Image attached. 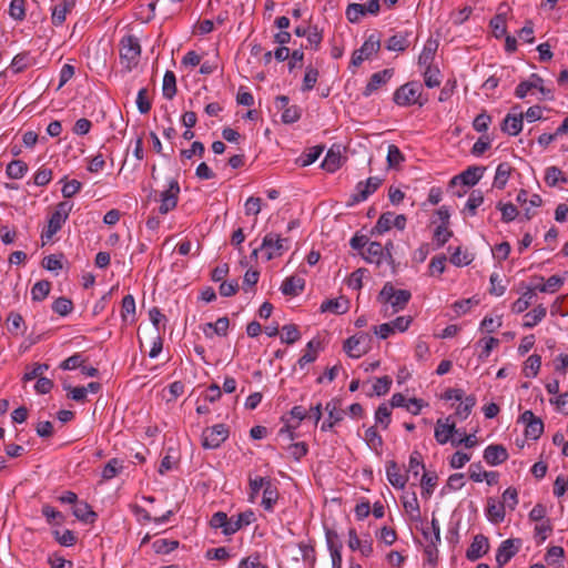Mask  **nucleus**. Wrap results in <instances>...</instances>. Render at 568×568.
<instances>
[{
  "instance_id": "nucleus-50",
  "label": "nucleus",
  "mask_w": 568,
  "mask_h": 568,
  "mask_svg": "<svg viewBox=\"0 0 568 568\" xmlns=\"http://www.w3.org/2000/svg\"><path fill=\"white\" fill-rule=\"evenodd\" d=\"M272 481L268 477L256 476L255 478H250V500L253 501L257 496L261 489L264 490L265 486H267Z\"/></svg>"
},
{
  "instance_id": "nucleus-3",
  "label": "nucleus",
  "mask_w": 568,
  "mask_h": 568,
  "mask_svg": "<svg viewBox=\"0 0 568 568\" xmlns=\"http://www.w3.org/2000/svg\"><path fill=\"white\" fill-rule=\"evenodd\" d=\"M423 84L418 81H409L397 88L393 94V101L398 106H423L428 102L427 95L423 94Z\"/></svg>"
},
{
  "instance_id": "nucleus-58",
  "label": "nucleus",
  "mask_w": 568,
  "mask_h": 568,
  "mask_svg": "<svg viewBox=\"0 0 568 568\" xmlns=\"http://www.w3.org/2000/svg\"><path fill=\"white\" fill-rule=\"evenodd\" d=\"M152 547L156 554H169L179 547L178 540L172 539H156Z\"/></svg>"
},
{
  "instance_id": "nucleus-63",
  "label": "nucleus",
  "mask_w": 568,
  "mask_h": 568,
  "mask_svg": "<svg viewBox=\"0 0 568 568\" xmlns=\"http://www.w3.org/2000/svg\"><path fill=\"white\" fill-rule=\"evenodd\" d=\"M518 491L514 487H508L503 493V500L501 504H505V508H508L509 510H514L516 506L518 505Z\"/></svg>"
},
{
  "instance_id": "nucleus-9",
  "label": "nucleus",
  "mask_w": 568,
  "mask_h": 568,
  "mask_svg": "<svg viewBox=\"0 0 568 568\" xmlns=\"http://www.w3.org/2000/svg\"><path fill=\"white\" fill-rule=\"evenodd\" d=\"M381 0H368L367 4L349 3L346 8L345 16L351 23H357L366 13L376 16L379 12Z\"/></svg>"
},
{
  "instance_id": "nucleus-55",
  "label": "nucleus",
  "mask_w": 568,
  "mask_h": 568,
  "mask_svg": "<svg viewBox=\"0 0 568 568\" xmlns=\"http://www.w3.org/2000/svg\"><path fill=\"white\" fill-rule=\"evenodd\" d=\"M424 82L427 88H436L440 84L439 70L432 65L424 67Z\"/></svg>"
},
{
  "instance_id": "nucleus-4",
  "label": "nucleus",
  "mask_w": 568,
  "mask_h": 568,
  "mask_svg": "<svg viewBox=\"0 0 568 568\" xmlns=\"http://www.w3.org/2000/svg\"><path fill=\"white\" fill-rule=\"evenodd\" d=\"M412 294L407 290H396L392 283H386L378 294V301L384 304L385 314H395L405 308Z\"/></svg>"
},
{
  "instance_id": "nucleus-49",
  "label": "nucleus",
  "mask_w": 568,
  "mask_h": 568,
  "mask_svg": "<svg viewBox=\"0 0 568 568\" xmlns=\"http://www.w3.org/2000/svg\"><path fill=\"white\" fill-rule=\"evenodd\" d=\"M136 108L141 114H146L152 108L148 88H141L136 95Z\"/></svg>"
},
{
  "instance_id": "nucleus-21",
  "label": "nucleus",
  "mask_w": 568,
  "mask_h": 568,
  "mask_svg": "<svg viewBox=\"0 0 568 568\" xmlns=\"http://www.w3.org/2000/svg\"><path fill=\"white\" fill-rule=\"evenodd\" d=\"M365 341V335L352 336L345 341L344 351L347 353L348 356L353 358H359L367 352V348L364 345Z\"/></svg>"
},
{
  "instance_id": "nucleus-52",
  "label": "nucleus",
  "mask_w": 568,
  "mask_h": 568,
  "mask_svg": "<svg viewBox=\"0 0 568 568\" xmlns=\"http://www.w3.org/2000/svg\"><path fill=\"white\" fill-rule=\"evenodd\" d=\"M541 366V357L539 355L532 354L530 355L526 362L524 367V373L526 377H535L537 376Z\"/></svg>"
},
{
  "instance_id": "nucleus-17",
  "label": "nucleus",
  "mask_w": 568,
  "mask_h": 568,
  "mask_svg": "<svg viewBox=\"0 0 568 568\" xmlns=\"http://www.w3.org/2000/svg\"><path fill=\"white\" fill-rule=\"evenodd\" d=\"M489 549L488 538L484 535H476L466 550V558L476 561L481 558Z\"/></svg>"
},
{
  "instance_id": "nucleus-14",
  "label": "nucleus",
  "mask_w": 568,
  "mask_h": 568,
  "mask_svg": "<svg viewBox=\"0 0 568 568\" xmlns=\"http://www.w3.org/2000/svg\"><path fill=\"white\" fill-rule=\"evenodd\" d=\"M455 433H457L456 424L455 422H450V416L445 420L438 419L436 422L434 437L438 444H447Z\"/></svg>"
},
{
  "instance_id": "nucleus-43",
  "label": "nucleus",
  "mask_w": 568,
  "mask_h": 568,
  "mask_svg": "<svg viewBox=\"0 0 568 568\" xmlns=\"http://www.w3.org/2000/svg\"><path fill=\"white\" fill-rule=\"evenodd\" d=\"M123 469L122 462L118 458L110 459L102 469V478L110 480L114 478Z\"/></svg>"
},
{
  "instance_id": "nucleus-18",
  "label": "nucleus",
  "mask_w": 568,
  "mask_h": 568,
  "mask_svg": "<svg viewBox=\"0 0 568 568\" xmlns=\"http://www.w3.org/2000/svg\"><path fill=\"white\" fill-rule=\"evenodd\" d=\"M362 256L367 263L381 265L384 260L392 258L389 252L387 254L384 253V247L379 242H371L365 252L362 253Z\"/></svg>"
},
{
  "instance_id": "nucleus-15",
  "label": "nucleus",
  "mask_w": 568,
  "mask_h": 568,
  "mask_svg": "<svg viewBox=\"0 0 568 568\" xmlns=\"http://www.w3.org/2000/svg\"><path fill=\"white\" fill-rule=\"evenodd\" d=\"M393 74V69H384L382 71L373 73L363 91L364 97H371L382 85H385L392 79Z\"/></svg>"
},
{
  "instance_id": "nucleus-26",
  "label": "nucleus",
  "mask_w": 568,
  "mask_h": 568,
  "mask_svg": "<svg viewBox=\"0 0 568 568\" xmlns=\"http://www.w3.org/2000/svg\"><path fill=\"white\" fill-rule=\"evenodd\" d=\"M280 494L277 486L271 481L267 486H265L263 490V496L261 500V506L264 510L272 513L274 510V506L278 500Z\"/></svg>"
},
{
  "instance_id": "nucleus-45",
  "label": "nucleus",
  "mask_w": 568,
  "mask_h": 568,
  "mask_svg": "<svg viewBox=\"0 0 568 568\" xmlns=\"http://www.w3.org/2000/svg\"><path fill=\"white\" fill-rule=\"evenodd\" d=\"M392 219H393V212L383 213L378 217V220L373 229V234L382 235L385 232L389 231L393 227Z\"/></svg>"
},
{
  "instance_id": "nucleus-51",
  "label": "nucleus",
  "mask_w": 568,
  "mask_h": 568,
  "mask_svg": "<svg viewBox=\"0 0 568 568\" xmlns=\"http://www.w3.org/2000/svg\"><path fill=\"white\" fill-rule=\"evenodd\" d=\"M301 338V333L296 325L287 324L282 327L281 341L286 344H294Z\"/></svg>"
},
{
  "instance_id": "nucleus-16",
  "label": "nucleus",
  "mask_w": 568,
  "mask_h": 568,
  "mask_svg": "<svg viewBox=\"0 0 568 568\" xmlns=\"http://www.w3.org/2000/svg\"><path fill=\"white\" fill-rule=\"evenodd\" d=\"M386 477L389 484L396 489H404L408 475L400 471V467L394 460H389L386 464Z\"/></svg>"
},
{
  "instance_id": "nucleus-23",
  "label": "nucleus",
  "mask_w": 568,
  "mask_h": 568,
  "mask_svg": "<svg viewBox=\"0 0 568 568\" xmlns=\"http://www.w3.org/2000/svg\"><path fill=\"white\" fill-rule=\"evenodd\" d=\"M222 528L224 535L235 534L240 529V525L235 523V516L227 517L223 511H215V529Z\"/></svg>"
},
{
  "instance_id": "nucleus-35",
  "label": "nucleus",
  "mask_w": 568,
  "mask_h": 568,
  "mask_svg": "<svg viewBox=\"0 0 568 568\" xmlns=\"http://www.w3.org/2000/svg\"><path fill=\"white\" fill-rule=\"evenodd\" d=\"M163 97L168 100H172L176 94V78L173 71H166L163 77L162 84Z\"/></svg>"
},
{
  "instance_id": "nucleus-38",
  "label": "nucleus",
  "mask_w": 568,
  "mask_h": 568,
  "mask_svg": "<svg viewBox=\"0 0 568 568\" xmlns=\"http://www.w3.org/2000/svg\"><path fill=\"white\" fill-rule=\"evenodd\" d=\"M408 33H396L392 36L386 43V49L389 51H404L408 48Z\"/></svg>"
},
{
  "instance_id": "nucleus-34",
  "label": "nucleus",
  "mask_w": 568,
  "mask_h": 568,
  "mask_svg": "<svg viewBox=\"0 0 568 568\" xmlns=\"http://www.w3.org/2000/svg\"><path fill=\"white\" fill-rule=\"evenodd\" d=\"M437 47H438V44L434 40H428L425 43V45L418 57V64L420 67L432 65V62L435 58V53L437 51Z\"/></svg>"
},
{
  "instance_id": "nucleus-30",
  "label": "nucleus",
  "mask_w": 568,
  "mask_h": 568,
  "mask_svg": "<svg viewBox=\"0 0 568 568\" xmlns=\"http://www.w3.org/2000/svg\"><path fill=\"white\" fill-rule=\"evenodd\" d=\"M74 3L72 0H63L55 6L52 10L51 20L54 26H61L67 18V14L72 10Z\"/></svg>"
},
{
  "instance_id": "nucleus-10",
  "label": "nucleus",
  "mask_w": 568,
  "mask_h": 568,
  "mask_svg": "<svg viewBox=\"0 0 568 568\" xmlns=\"http://www.w3.org/2000/svg\"><path fill=\"white\" fill-rule=\"evenodd\" d=\"M519 423L525 425V435L527 438L537 440L544 433V423L531 410H525L518 418Z\"/></svg>"
},
{
  "instance_id": "nucleus-12",
  "label": "nucleus",
  "mask_w": 568,
  "mask_h": 568,
  "mask_svg": "<svg viewBox=\"0 0 568 568\" xmlns=\"http://www.w3.org/2000/svg\"><path fill=\"white\" fill-rule=\"evenodd\" d=\"M521 546L520 539H506L497 549L496 562L498 568L506 565L519 550Z\"/></svg>"
},
{
  "instance_id": "nucleus-56",
  "label": "nucleus",
  "mask_w": 568,
  "mask_h": 568,
  "mask_svg": "<svg viewBox=\"0 0 568 568\" xmlns=\"http://www.w3.org/2000/svg\"><path fill=\"white\" fill-rule=\"evenodd\" d=\"M424 463L422 454L418 450L412 452L409 456L407 473L412 474L415 478L418 477L419 470L424 469Z\"/></svg>"
},
{
  "instance_id": "nucleus-13",
  "label": "nucleus",
  "mask_w": 568,
  "mask_h": 568,
  "mask_svg": "<svg viewBox=\"0 0 568 568\" xmlns=\"http://www.w3.org/2000/svg\"><path fill=\"white\" fill-rule=\"evenodd\" d=\"M343 149L344 148L341 144H333L326 152V155L321 164L322 169L327 173H335L342 166L345 160L342 154Z\"/></svg>"
},
{
  "instance_id": "nucleus-44",
  "label": "nucleus",
  "mask_w": 568,
  "mask_h": 568,
  "mask_svg": "<svg viewBox=\"0 0 568 568\" xmlns=\"http://www.w3.org/2000/svg\"><path fill=\"white\" fill-rule=\"evenodd\" d=\"M51 283L42 280L37 282L31 288V295L33 301H43L50 293Z\"/></svg>"
},
{
  "instance_id": "nucleus-37",
  "label": "nucleus",
  "mask_w": 568,
  "mask_h": 568,
  "mask_svg": "<svg viewBox=\"0 0 568 568\" xmlns=\"http://www.w3.org/2000/svg\"><path fill=\"white\" fill-rule=\"evenodd\" d=\"M178 463H179V457H178L176 450L172 447H169L166 449L165 455L163 456V458L161 460V464L159 467V473L161 475H164L165 473L172 470L178 465Z\"/></svg>"
},
{
  "instance_id": "nucleus-61",
  "label": "nucleus",
  "mask_w": 568,
  "mask_h": 568,
  "mask_svg": "<svg viewBox=\"0 0 568 568\" xmlns=\"http://www.w3.org/2000/svg\"><path fill=\"white\" fill-rule=\"evenodd\" d=\"M54 539L64 547H71L77 542V536L75 534L70 530L65 529L63 531L54 530L53 531Z\"/></svg>"
},
{
  "instance_id": "nucleus-40",
  "label": "nucleus",
  "mask_w": 568,
  "mask_h": 568,
  "mask_svg": "<svg viewBox=\"0 0 568 568\" xmlns=\"http://www.w3.org/2000/svg\"><path fill=\"white\" fill-rule=\"evenodd\" d=\"M381 48L379 37L375 33L371 34L359 48L361 53H363L367 59H369L373 54L377 53Z\"/></svg>"
},
{
  "instance_id": "nucleus-2",
  "label": "nucleus",
  "mask_w": 568,
  "mask_h": 568,
  "mask_svg": "<svg viewBox=\"0 0 568 568\" xmlns=\"http://www.w3.org/2000/svg\"><path fill=\"white\" fill-rule=\"evenodd\" d=\"M288 239L282 237L275 232H270L264 235L262 243L252 248V257H257L258 253L265 261L282 256L288 250Z\"/></svg>"
},
{
  "instance_id": "nucleus-31",
  "label": "nucleus",
  "mask_w": 568,
  "mask_h": 568,
  "mask_svg": "<svg viewBox=\"0 0 568 568\" xmlns=\"http://www.w3.org/2000/svg\"><path fill=\"white\" fill-rule=\"evenodd\" d=\"M323 151H324L323 145L312 146V148L307 149L306 151H304L296 159V163L302 168L308 166V165L313 164L321 156Z\"/></svg>"
},
{
  "instance_id": "nucleus-29",
  "label": "nucleus",
  "mask_w": 568,
  "mask_h": 568,
  "mask_svg": "<svg viewBox=\"0 0 568 568\" xmlns=\"http://www.w3.org/2000/svg\"><path fill=\"white\" fill-rule=\"evenodd\" d=\"M74 517L83 523H93L97 514L87 501H78L72 510Z\"/></svg>"
},
{
  "instance_id": "nucleus-57",
  "label": "nucleus",
  "mask_w": 568,
  "mask_h": 568,
  "mask_svg": "<svg viewBox=\"0 0 568 568\" xmlns=\"http://www.w3.org/2000/svg\"><path fill=\"white\" fill-rule=\"evenodd\" d=\"M9 16L17 20L22 21L26 18V1L24 0H11L9 6Z\"/></svg>"
},
{
  "instance_id": "nucleus-20",
  "label": "nucleus",
  "mask_w": 568,
  "mask_h": 568,
  "mask_svg": "<svg viewBox=\"0 0 568 568\" xmlns=\"http://www.w3.org/2000/svg\"><path fill=\"white\" fill-rule=\"evenodd\" d=\"M508 458L507 449L503 445H489L484 450V459L491 466L503 464Z\"/></svg>"
},
{
  "instance_id": "nucleus-54",
  "label": "nucleus",
  "mask_w": 568,
  "mask_h": 568,
  "mask_svg": "<svg viewBox=\"0 0 568 568\" xmlns=\"http://www.w3.org/2000/svg\"><path fill=\"white\" fill-rule=\"evenodd\" d=\"M28 171V165L21 160H13L7 165L8 178H22Z\"/></svg>"
},
{
  "instance_id": "nucleus-22",
  "label": "nucleus",
  "mask_w": 568,
  "mask_h": 568,
  "mask_svg": "<svg viewBox=\"0 0 568 568\" xmlns=\"http://www.w3.org/2000/svg\"><path fill=\"white\" fill-rule=\"evenodd\" d=\"M321 348H322V343L320 339H317V338L311 339L306 344L305 353L297 361V365L301 368H304L307 364L315 362Z\"/></svg>"
},
{
  "instance_id": "nucleus-5",
  "label": "nucleus",
  "mask_w": 568,
  "mask_h": 568,
  "mask_svg": "<svg viewBox=\"0 0 568 568\" xmlns=\"http://www.w3.org/2000/svg\"><path fill=\"white\" fill-rule=\"evenodd\" d=\"M180 193V185L176 180H171L168 186L163 189H154L149 194V197H153L155 202H160L158 213L165 215L178 205Z\"/></svg>"
},
{
  "instance_id": "nucleus-33",
  "label": "nucleus",
  "mask_w": 568,
  "mask_h": 568,
  "mask_svg": "<svg viewBox=\"0 0 568 568\" xmlns=\"http://www.w3.org/2000/svg\"><path fill=\"white\" fill-rule=\"evenodd\" d=\"M341 399L333 398L325 405V410L327 413V418L332 419L333 423H341L344 419L345 412L341 407Z\"/></svg>"
},
{
  "instance_id": "nucleus-39",
  "label": "nucleus",
  "mask_w": 568,
  "mask_h": 568,
  "mask_svg": "<svg viewBox=\"0 0 568 568\" xmlns=\"http://www.w3.org/2000/svg\"><path fill=\"white\" fill-rule=\"evenodd\" d=\"M423 535L430 546L436 547L440 544V526L435 517L432 518L430 527L423 530Z\"/></svg>"
},
{
  "instance_id": "nucleus-64",
  "label": "nucleus",
  "mask_w": 568,
  "mask_h": 568,
  "mask_svg": "<svg viewBox=\"0 0 568 568\" xmlns=\"http://www.w3.org/2000/svg\"><path fill=\"white\" fill-rule=\"evenodd\" d=\"M317 79H318L317 69H315L313 67H307L305 74H304V79H303L302 90L311 91L315 87Z\"/></svg>"
},
{
  "instance_id": "nucleus-53",
  "label": "nucleus",
  "mask_w": 568,
  "mask_h": 568,
  "mask_svg": "<svg viewBox=\"0 0 568 568\" xmlns=\"http://www.w3.org/2000/svg\"><path fill=\"white\" fill-rule=\"evenodd\" d=\"M476 405V398L473 395H469L465 398H463V402L457 406L456 408V416H458L460 419H466L470 413L473 407Z\"/></svg>"
},
{
  "instance_id": "nucleus-41",
  "label": "nucleus",
  "mask_w": 568,
  "mask_h": 568,
  "mask_svg": "<svg viewBox=\"0 0 568 568\" xmlns=\"http://www.w3.org/2000/svg\"><path fill=\"white\" fill-rule=\"evenodd\" d=\"M534 297V290L528 287L527 291L513 303L511 311L517 314L525 312L530 306Z\"/></svg>"
},
{
  "instance_id": "nucleus-24",
  "label": "nucleus",
  "mask_w": 568,
  "mask_h": 568,
  "mask_svg": "<svg viewBox=\"0 0 568 568\" xmlns=\"http://www.w3.org/2000/svg\"><path fill=\"white\" fill-rule=\"evenodd\" d=\"M305 281L300 276L286 277L281 286V291L284 295L297 296L304 291Z\"/></svg>"
},
{
  "instance_id": "nucleus-6",
  "label": "nucleus",
  "mask_w": 568,
  "mask_h": 568,
  "mask_svg": "<svg viewBox=\"0 0 568 568\" xmlns=\"http://www.w3.org/2000/svg\"><path fill=\"white\" fill-rule=\"evenodd\" d=\"M72 207L73 203L69 201H62L57 204L55 211L51 214L49 219L47 230L42 231L41 233V240L43 245L48 243L53 237V235L61 230L62 225L68 220Z\"/></svg>"
},
{
  "instance_id": "nucleus-19",
  "label": "nucleus",
  "mask_w": 568,
  "mask_h": 568,
  "mask_svg": "<svg viewBox=\"0 0 568 568\" xmlns=\"http://www.w3.org/2000/svg\"><path fill=\"white\" fill-rule=\"evenodd\" d=\"M523 112L508 113L501 123V131L508 135H518L523 130Z\"/></svg>"
},
{
  "instance_id": "nucleus-25",
  "label": "nucleus",
  "mask_w": 568,
  "mask_h": 568,
  "mask_svg": "<svg viewBox=\"0 0 568 568\" xmlns=\"http://www.w3.org/2000/svg\"><path fill=\"white\" fill-rule=\"evenodd\" d=\"M349 310V301L341 296L334 300L324 301L321 304V312H331L333 314H345Z\"/></svg>"
},
{
  "instance_id": "nucleus-62",
  "label": "nucleus",
  "mask_w": 568,
  "mask_h": 568,
  "mask_svg": "<svg viewBox=\"0 0 568 568\" xmlns=\"http://www.w3.org/2000/svg\"><path fill=\"white\" fill-rule=\"evenodd\" d=\"M49 369V365L48 364H40V363H36L33 364L31 367H28L27 368V372L24 373L22 379L24 382H29V381H32V379H39L40 377H43V373L45 371Z\"/></svg>"
},
{
  "instance_id": "nucleus-8",
  "label": "nucleus",
  "mask_w": 568,
  "mask_h": 568,
  "mask_svg": "<svg viewBox=\"0 0 568 568\" xmlns=\"http://www.w3.org/2000/svg\"><path fill=\"white\" fill-rule=\"evenodd\" d=\"M382 180H366L357 183L355 191L346 201V206L351 207L368 199L381 186Z\"/></svg>"
},
{
  "instance_id": "nucleus-47",
  "label": "nucleus",
  "mask_w": 568,
  "mask_h": 568,
  "mask_svg": "<svg viewBox=\"0 0 568 568\" xmlns=\"http://www.w3.org/2000/svg\"><path fill=\"white\" fill-rule=\"evenodd\" d=\"M364 439L367 446L375 452H378L383 446V438L375 427H369L365 430Z\"/></svg>"
},
{
  "instance_id": "nucleus-59",
  "label": "nucleus",
  "mask_w": 568,
  "mask_h": 568,
  "mask_svg": "<svg viewBox=\"0 0 568 568\" xmlns=\"http://www.w3.org/2000/svg\"><path fill=\"white\" fill-rule=\"evenodd\" d=\"M52 310L54 313L61 316H67L72 312L73 303L70 298L59 297L53 302Z\"/></svg>"
},
{
  "instance_id": "nucleus-60",
  "label": "nucleus",
  "mask_w": 568,
  "mask_h": 568,
  "mask_svg": "<svg viewBox=\"0 0 568 568\" xmlns=\"http://www.w3.org/2000/svg\"><path fill=\"white\" fill-rule=\"evenodd\" d=\"M41 511L49 524L61 525L64 521L63 514L50 505H44Z\"/></svg>"
},
{
  "instance_id": "nucleus-32",
  "label": "nucleus",
  "mask_w": 568,
  "mask_h": 568,
  "mask_svg": "<svg viewBox=\"0 0 568 568\" xmlns=\"http://www.w3.org/2000/svg\"><path fill=\"white\" fill-rule=\"evenodd\" d=\"M547 314V308L544 305H538L525 315V322L523 326L525 328H532L539 322H541Z\"/></svg>"
},
{
  "instance_id": "nucleus-7",
  "label": "nucleus",
  "mask_w": 568,
  "mask_h": 568,
  "mask_svg": "<svg viewBox=\"0 0 568 568\" xmlns=\"http://www.w3.org/2000/svg\"><path fill=\"white\" fill-rule=\"evenodd\" d=\"M140 54L141 45L136 37L130 34L121 39L120 58L121 63L125 67L126 70H132V68L138 63Z\"/></svg>"
},
{
  "instance_id": "nucleus-36",
  "label": "nucleus",
  "mask_w": 568,
  "mask_h": 568,
  "mask_svg": "<svg viewBox=\"0 0 568 568\" xmlns=\"http://www.w3.org/2000/svg\"><path fill=\"white\" fill-rule=\"evenodd\" d=\"M499 345V339L495 337H485L477 342L476 346L480 348L478 353L479 361H486L491 351Z\"/></svg>"
},
{
  "instance_id": "nucleus-1",
  "label": "nucleus",
  "mask_w": 568,
  "mask_h": 568,
  "mask_svg": "<svg viewBox=\"0 0 568 568\" xmlns=\"http://www.w3.org/2000/svg\"><path fill=\"white\" fill-rule=\"evenodd\" d=\"M212 390L213 384L205 389L204 396L197 399L196 422L192 425V433L200 437L201 446L206 450L213 448V427L209 425L213 404V395L210 394Z\"/></svg>"
},
{
  "instance_id": "nucleus-42",
  "label": "nucleus",
  "mask_w": 568,
  "mask_h": 568,
  "mask_svg": "<svg viewBox=\"0 0 568 568\" xmlns=\"http://www.w3.org/2000/svg\"><path fill=\"white\" fill-rule=\"evenodd\" d=\"M135 316V301L134 297L129 294L125 295L122 300L121 305V317L123 322H128L129 317H131V322L134 321Z\"/></svg>"
},
{
  "instance_id": "nucleus-28",
  "label": "nucleus",
  "mask_w": 568,
  "mask_h": 568,
  "mask_svg": "<svg viewBox=\"0 0 568 568\" xmlns=\"http://www.w3.org/2000/svg\"><path fill=\"white\" fill-rule=\"evenodd\" d=\"M503 6L499 7L501 10ZM494 36L499 39L507 36V13L499 11L489 22Z\"/></svg>"
},
{
  "instance_id": "nucleus-46",
  "label": "nucleus",
  "mask_w": 568,
  "mask_h": 568,
  "mask_svg": "<svg viewBox=\"0 0 568 568\" xmlns=\"http://www.w3.org/2000/svg\"><path fill=\"white\" fill-rule=\"evenodd\" d=\"M564 283L565 280L561 276L552 275L548 277L546 283L536 286V290H538L541 293H555L564 285Z\"/></svg>"
},
{
  "instance_id": "nucleus-27",
  "label": "nucleus",
  "mask_w": 568,
  "mask_h": 568,
  "mask_svg": "<svg viewBox=\"0 0 568 568\" xmlns=\"http://www.w3.org/2000/svg\"><path fill=\"white\" fill-rule=\"evenodd\" d=\"M487 518L493 524H500L505 520L506 508L505 504L496 501L494 498H488L487 501Z\"/></svg>"
},
{
  "instance_id": "nucleus-11",
  "label": "nucleus",
  "mask_w": 568,
  "mask_h": 568,
  "mask_svg": "<svg viewBox=\"0 0 568 568\" xmlns=\"http://www.w3.org/2000/svg\"><path fill=\"white\" fill-rule=\"evenodd\" d=\"M532 90H538L544 97H549L551 91L544 87V80L538 74L532 73L530 78L526 81H521L515 90V95L518 99H524L530 93Z\"/></svg>"
},
{
  "instance_id": "nucleus-48",
  "label": "nucleus",
  "mask_w": 568,
  "mask_h": 568,
  "mask_svg": "<svg viewBox=\"0 0 568 568\" xmlns=\"http://www.w3.org/2000/svg\"><path fill=\"white\" fill-rule=\"evenodd\" d=\"M436 484L437 476L435 474L424 473L420 478L422 496L424 498H429L434 491Z\"/></svg>"
}]
</instances>
